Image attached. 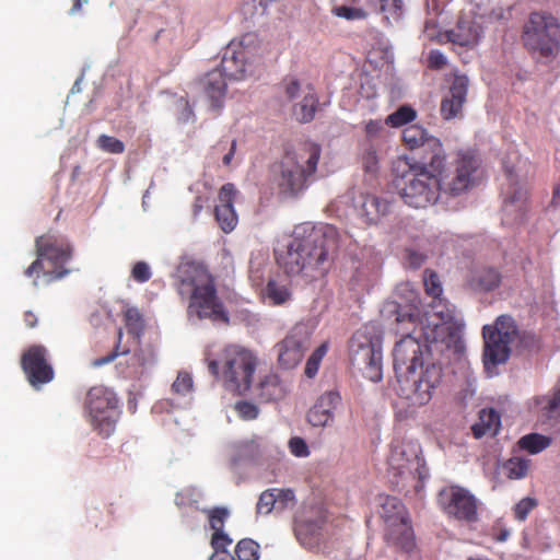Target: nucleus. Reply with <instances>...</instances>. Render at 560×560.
<instances>
[{"label":"nucleus","instance_id":"nucleus-12","mask_svg":"<svg viewBox=\"0 0 560 560\" xmlns=\"http://www.w3.org/2000/svg\"><path fill=\"white\" fill-rule=\"evenodd\" d=\"M506 183L502 186V222L508 225L520 223L528 210V190L518 175L517 164L503 162Z\"/></svg>","mask_w":560,"mask_h":560},{"label":"nucleus","instance_id":"nucleus-15","mask_svg":"<svg viewBox=\"0 0 560 560\" xmlns=\"http://www.w3.org/2000/svg\"><path fill=\"white\" fill-rule=\"evenodd\" d=\"M438 504L446 515L458 521L470 523L478 518L477 500L463 487L453 485L441 489Z\"/></svg>","mask_w":560,"mask_h":560},{"label":"nucleus","instance_id":"nucleus-9","mask_svg":"<svg viewBox=\"0 0 560 560\" xmlns=\"http://www.w3.org/2000/svg\"><path fill=\"white\" fill-rule=\"evenodd\" d=\"M525 45L542 57H555L560 50V23L548 12H533L524 26Z\"/></svg>","mask_w":560,"mask_h":560},{"label":"nucleus","instance_id":"nucleus-46","mask_svg":"<svg viewBox=\"0 0 560 560\" xmlns=\"http://www.w3.org/2000/svg\"><path fill=\"white\" fill-rule=\"evenodd\" d=\"M265 259L258 260L257 258H253L249 261V279L253 285H260L264 281V275L266 269Z\"/></svg>","mask_w":560,"mask_h":560},{"label":"nucleus","instance_id":"nucleus-28","mask_svg":"<svg viewBox=\"0 0 560 560\" xmlns=\"http://www.w3.org/2000/svg\"><path fill=\"white\" fill-rule=\"evenodd\" d=\"M261 296L269 305L279 306L289 302L292 293L285 282L269 279L266 287L261 290Z\"/></svg>","mask_w":560,"mask_h":560},{"label":"nucleus","instance_id":"nucleus-41","mask_svg":"<svg viewBox=\"0 0 560 560\" xmlns=\"http://www.w3.org/2000/svg\"><path fill=\"white\" fill-rule=\"evenodd\" d=\"M96 144L102 151L110 154H121L125 151L122 141L107 135H101L96 140Z\"/></svg>","mask_w":560,"mask_h":560},{"label":"nucleus","instance_id":"nucleus-11","mask_svg":"<svg viewBox=\"0 0 560 560\" xmlns=\"http://www.w3.org/2000/svg\"><path fill=\"white\" fill-rule=\"evenodd\" d=\"M482 336L485 365H498L510 358L511 345L517 339L518 329L512 316L501 315L493 325L483 326Z\"/></svg>","mask_w":560,"mask_h":560},{"label":"nucleus","instance_id":"nucleus-1","mask_svg":"<svg viewBox=\"0 0 560 560\" xmlns=\"http://www.w3.org/2000/svg\"><path fill=\"white\" fill-rule=\"evenodd\" d=\"M393 185L404 202L424 209L440 197L456 198L476 188L482 180L481 160L471 149L453 153L451 161H443L436 168L427 163L398 156L393 162Z\"/></svg>","mask_w":560,"mask_h":560},{"label":"nucleus","instance_id":"nucleus-10","mask_svg":"<svg viewBox=\"0 0 560 560\" xmlns=\"http://www.w3.org/2000/svg\"><path fill=\"white\" fill-rule=\"evenodd\" d=\"M382 518L386 542L404 552H411L416 548V537L402 502L396 497H386L382 504Z\"/></svg>","mask_w":560,"mask_h":560},{"label":"nucleus","instance_id":"nucleus-47","mask_svg":"<svg viewBox=\"0 0 560 560\" xmlns=\"http://www.w3.org/2000/svg\"><path fill=\"white\" fill-rule=\"evenodd\" d=\"M537 501L533 498H524L514 506V516L518 521H525L528 514L536 508Z\"/></svg>","mask_w":560,"mask_h":560},{"label":"nucleus","instance_id":"nucleus-24","mask_svg":"<svg viewBox=\"0 0 560 560\" xmlns=\"http://www.w3.org/2000/svg\"><path fill=\"white\" fill-rule=\"evenodd\" d=\"M325 523L326 516L320 509L316 510L315 518H300L295 524V535L301 545L307 549L317 548Z\"/></svg>","mask_w":560,"mask_h":560},{"label":"nucleus","instance_id":"nucleus-57","mask_svg":"<svg viewBox=\"0 0 560 560\" xmlns=\"http://www.w3.org/2000/svg\"><path fill=\"white\" fill-rule=\"evenodd\" d=\"M407 262L411 268H419L425 261L427 256L413 249L406 250Z\"/></svg>","mask_w":560,"mask_h":560},{"label":"nucleus","instance_id":"nucleus-61","mask_svg":"<svg viewBox=\"0 0 560 560\" xmlns=\"http://www.w3.org/2000/svg\"><path fill=\"white\" fill-rule=\"evenodd\" d=\"M24 323L26 327L34 328L37 325V316L32 311L24 313Z\"/></svg>","mask_w":560,"mask_h":560},{"label":"nucleus","instance_id":"nucleus-14","mask_svg":"<svg viewBox=\"0 0 560 560\" xmlns=\"http://www.w3.org/2000/svg\"><path fill=\"white\" fill-rule=\"evenodd\" d=\"M253 37L252 34H246L241 40H232L224 48L219 70L228 79L244 80L247 74L253 73L254 51L248 46Z\"/></svg>","mask_w":560,"mask_h":560},{"label":"nucleus","instance_id":"nucleus-26","mask_svg":"<svg viewBox=\"0 0 560 560\" xmlns=\"http://www.w3.org/2000/svg\"><path fill=\"white\" fill-rule=\"evenodd\" d=\"M319 105L318 96L312 84H306L302 100L293 106V115L299 122H311Z\"/></svg>","mask_w":560,"mask_h":560},{"label":"nucleus","instance_id":"nucleus-44","mask_svg":"<svg viewBox=\"0 0 560 560\" xmlns=\"http://www.w3.org/2000/svg\"><path fill=\"white\" fill-rule=\"evenodd\" d=\"M423 282L428 295L432 298H439L442 294V284L438 275L434 271L425 269Z\"/></svg>","mask_w":560,"mask_h":560},{"label":"nucleus","instance_id":"nucleus-40","mask_svg":"<svg viewBox=\"0 0 560 560\" xmlns=\"http://www.w3.org/2000/svg\"><path fill=\"white\" fill-rule=\"evenodd\" d=\"M328 347L326 343L316 348L306 361L304 373L307 377H314L319 369L323 358L326 355Z\"/></svg>","mask_w":560,"mask_h":560},{"label":"nucleus","instance_id":"nucleus-37","mask_svg":"<svg viewBox=\"0 0 560 560\" xmlns=\"http://www.w3.org/2000/svg\"><path fill=\"white\" fill-rule=\"evenodd\" d=\"M235 555L238 560H258L259 545L249 538L241 539L236 544Z\"/></svg>","mask_w":560,"mask_h":560},{"label":"nucleus","instance_id":"nucleus-48","mask_svg":"<svg viewBox=\"0 0 560 560\" xmlns=\"http://www.w3.org/2000/svg\"><path fill=\"white\" fill-rule=\"evenodd\" d=\"M283 89H284L285 96L290 101L295 100L302 93L304 94V90H305V88L304 89L302 88L301 82L296 78H293V77H289L283 80Z\"/></svg>","mask_w":560,"mask_h":560},{"label":"nucleus","instance_id":"nucleus-54","mask_svg":"<svg viewBox=\"0 0 560 560\" xmlns=\"http://www.w3.org/2000/svg\"><path fill=\"white\" fill-rule=\"evenodd\" d=\"M363 167L369 173L377 171L378 159L376 151L372 148L368 149L362 158Z\"/></svg>","mask_w":560,"mask_h":560},{"label":"nucleus","instance_id":"nucleus-35","mask_svg":"<svg viewBox=\"0 0 560 560\" xmlns=\"http://www.w3.org/2000/svg\"><path fill=\"white\" fill-rule=\"evenodd\" d=\"M536 405L547 418L560 416V387L555 390L552 396H540L536 398Z\"/></svg>","mask_w":560,"mask_h":560},{"label":"nucleus","instance_id":"nucleus-13","mask_svg":"<svg viewBox=\"0 0 560 560\" xmlns=\"http://www.w3.org/2000/svg\"><path fill=\"white\" fill-rule=\"evenodd\" d=\"M85 408L91 422L100 434L108 436L115 428L118 415V398L105 386H94L86 395Z\"/></svg>","mask_w":560,"mask_h":560},{"label":"nucleus","instance_id":"nucleus-63","mask_svg":"<svg viewBox=\"0 0 560 560\" xmlns=\"http://www.w3.org/2000/svg\"><path fill=\"white\" fill-rule=\"evenodd\" d=\"M235 148H236V141L233 140L232 143H231V149L230 151L223 156V164L224 165H230L233 156H234V153H235Z\"/></svg>","mask_w":560,"mask_h":560},{"label":"nucleus","instance_id":"nucleus-55","mask_svg":"<svg viewBox=\"0 0 560 560\" xmlns=\"http://www.w3.org/2000/svg\"><path fill=\"white\" fill-rule=\"evenodd\" d=\"M117 336H118V341H117L115 349L112 352H109L107 355L95 359L92 363L93 366L100 368L102 365L108 364V363L113 362L120 354L118 349H119V343H120V340L122 337L121 329L118 330Z\"/></svg>","mask_w":560,"mask_h":560},{"label":"nucleus","instance_id":"nucleus-58","mask_svg":"<svg viewBox=\"0 0 560 560\" xmlns=\"http://www.w3.org/2000/svg\"><path fill=\"white\" fill-rule=\"evenodd\" d=\"M126 325L129 328L138 329L142 326L141 315L137 310H128L125 313Z\"/></svg>","mask_w":560,"mask_h":560},{"label":"nucleus","instance_id":"nucleus-51","mask_svg":"<svg viewBox=\"0 0 560 560\" xmlns=\"http://www.w3.org/2000/svg\"><path fill=\"white\" fill-rule=\"evenodd\" d=\"M290 452L296 457H306L310 454L306 442L299 436H294L289 441Z\"/></svg>","mask_w":560,"mask_h":560},{"label":"nucleus","instance_id":"nucleus-52","mask_svg":"<svg viewBox=\"0 0 560 560\" xmlns=\"http://www.w3.org/2000/svg\"><path fill=\"white\" fill-rule=\"evenodd\" d=\"M428 67L432 70H441L446 66V58L442 51L434 49L428 55Z\"/></svg>","mask_w":560,"mask_h":560},{"label":"nucleus","instance_id":"nucleus-42","mask_svg":"<svg viewBox=\"0 0 560 560\" xmlns=\"http://www.w3.org/2000/svg\"><path fill=\"white\" fill-rule=\"evenodd\" d=\"M278 508L276 489H268L264 491L256 505L258 514H269L271 511Z\"/></svg>","mask_w":560,"mask_h":560},{"label":"nucleus","instance_id":"nucleus-60","mask_svg":"<svg viewBox=\"0 0 560 560\" xmlns=\"http://www.w3.org/2000/svg\"><path fill=\"white\" fill-rule=\"evenodd\" d=\"M207 202V198H203L202 196H197L195 198V201L192 203V214L195 218H197L202 209L205 208V205Z\"/></svg>","mask_w":560,"mask_h":560},{"label":"nucleus","instance_id":"nucleus-23","mask_svg":"<svg viewBox=\"0 0 560 560\" xmlns=\"http://www.w3.org/2000/svg\"><path fill=\"white\" fill-rule=\"evenodd\" d=\"M357 214L365 224H376L389 209V203L372 194H360L353 200Z\"/></svg>","mask_w":560,"mask_h":560},{"label":"nucleus","instance_id":"nucleus-30","mask_svg":"<svg viewBox=\"0 0 560 560\" xmlns=\"http://www.w3.org/2000/svg\"><path fill=\"white\" fill-rule=\"evenodd\" d=\"M501 425V418L499 412L494 409H482L479 412L478 421L472 424L471 431L475 438L480 439L483 435L491 433L497 434Z\"/></svg>","mask_w":560,"mask_h":560},{"label":"nucleus","instance_id":"nucleus-5","mask_svg":"<svg viewBox=\"0 0 560 560\" xmlns=\"http://www.w3.org/2000/svg\"><path fill=\"white\" fill-rule=\"evenodd\" d=\"M322 148L312 141H304L288 149L272 168V182L280 195L298 197L316 179Z\"/></svg>","mask_w":560,"mask_h":560},{"label":"nucleus","instance_id":"nucleus-19","mask_svg":"<svg viewBox=\"0 0 560 560\" xmlns=\"http://www.w3.org/2000/svg\"><path fill=\"white\" fill-rule=\"evenodd\" d=\"M469 80L465 74H455L448 92L443 96L440 113L444 120H451L462 115L467 100Z\"/></svg>","mask_w":560,"mask_h":560},{"label":"nucleus","instance_id":"nucleus-39","mask_svg":"<svg viewBox=\"0 0 560 560\" xmlns=\"http://www.w3.org/2000/svg\"><path fill=\"white\" fill-rule=\"evenodd\" d=\"M373 5H378L385 19L398 20L402 13V0H368Z\"/></svg>","mask_w":560,"mask_h":560},{"label":"nucleus","instance_id":"nucleus-29","mask_svg":"<svg viewBox=\"0 0 560 560\" xmlns=\"http://www.w3.org/2000/svg\"><path fill=\"white\" fill-rule=\"evenodd\" d=\"M501 283V275L494 268H481L472 275L469 285L475 291L490 292L495 290Z\"/></svg>","mask_w":560,"mask_h":560},{"label":"nucleus","instance_id":"nucleus-38","mask_svg":"<svg viewBox=\"0 0 560 560\" xmlns=\"http://www.w3.org/2000/svg\"><path fill=\"white\" fill-rule=\"evenodd\" d=\"M331 13L340 19L348 21L363 20L366 18V12L361 8H354L345 3L334 2Z\"/></svg>","mask_w":560,"mask_h":560},{"label":"nucleus","instance_id":"nucleus-32","mask_svg":"<svg viewBox=\"0 0 560 560\" xmlns=\"http://www.w3.org/2000/svg\"><path fill=\"white\" fill-rule=\"evenodd\" d=\"M262 455V447L256 440L242 442L237 445L234 462H257Z\"/></svg>","mask_w":560,"mask_h":560},{"label":"nucleus","instance_id":"nucleus-17","mask_svg":"<svg viewBox=\"0 0 560 560\" xmlns=\"http://www.w3.org/2000/svg\"><path fill=\"white\" fill-rule=\"evenodd\" d=\"M21 368L27 382L35 389L54 380L55 372L48 350L42 345L30 346L21 355Z\"/></svg>","mask_w":560,"mask_h":560},{"label":"nucleus","instance_id":"nucleus-4","mask_svg":"<svg viewBox=\"0 0 560 560\" xmlns=\"http://www.w3.org/2000/svg\"><path fill=\"white\" fill-rule=\"evenodd\" d=\"M176 290L182 298L189 300L188 316L213 322H229L224 303L218 294L215 280L201 262L186 261L178 266Z\"/></svg>","mask_w":560,"mask_h":560},{"label":"nucleus","instance_id":"nucleus-16","mask_svg":"<svg viewBox=\"0 0 560 560\" xmlns=\"http://www.w3.org/2000/svg\"><path fill=\"white\" fill-rule=\"evenodd\" d=\"M311 346V332L308 328L299 324L275 346L278 364L285 370L295 368L303 359Z\"/></svg>","mask_w":560,"mask_h":560},{"label":"nucleus","instance_id":"nucleus-22","mask_svg":"<svg viewBox=\"0 0 560 560\" xmlns=\"http://www.w3.org/2000/svg\"><path fill=\"white\" fill-rule=\"evenodd\" d=\"M338 392L329 390L318 397L310 408L306 419L313 427H326L334 419V410L340 404Z\"/></svg>","mask_w":560,"mask_h":560},{"label":"nucleus","instance_id":"nucleus-18","mask_svg":"<svg viewBox=\"0 0 560 560\" xmlns=\"http://www.w3.org/2000/svg\"><path fill=\"white\" fill-rule=\"evenodd\" d=\"M402 142L409 150H422L423 159L428 160L429 167H439L447 156L441 140L428 133L418 125H411L402 130Z\"/></svg>","mask_w":560,"mask_h":560},{"label":"nucleus","instance_id":"nucleus-21","mask_svg":"<svg viewBox=\"0 0 560 560\" xmlns=\"http://www.w3.org/2000/svg\"><path fill=\"white\" fill-rule=\"evenodd\" d=\"M226 77L219 69L206 73L197 82L198 89L209 101L213 110H219L223 106L226 95Z\"/></svg>","mask_w":560,"mask_h":560},{"label":"nucleus","instance_id":"nucleus-2","mask_svg":"<svg viewBox=\"0 0 560 560\" xmlns=\"http://www.w3.org/2000/svg\"><path fill=\"white\" fill-rule=\"evenodd\" d=\"M462 327L453 320H443L438 315L425 316L420 327L396 342L393 357L400 397L412 406L428 404L433 390L441 383L442 368L435 363L424 366L429 355V343H442L446 348H463Z\"/></svg>","mask_w":560,"mask_h":560},{"label":"nucleus","instance_id":"nucleus-27","mask_svg":"<svg viewBox=\"0 0 560 560\" xmlns=\"http://www.w3.org/2000/svg\"><path fill=\"white\" fill-rule=\"evenodd\" d=\"M404 455V452L398 453L397 451L393 452L388 464L390 469L394 471V475L396 477H399L402 481H406L408 479H413V470L419 472V476L421 477L420 469V459L417 455L412 459H406L404 460L401 457Z\"/></svg>","mask_w":560,"mask_h":560},{"label":"nucleus","instance_id":"nucleus-8","mask_svg":"<svg viewBox=\"0 0 560 560\" xmlns=\"http://www.w3.org/2000/svg\"><path fill=\"white\" fill-rule=\"evenodd\" d=\"M383 332L373 323L358 329L349 341V360L351 365L372 381L383 378Z\"/></svg>","mask_w":560,"mask_h":560},{"label":"nucleus","instance_id":"nucleus-50","mask_svg":"<svg viewBox=\"0 0 560 560\" xmlns=\"http://www.w3.org/2000/svg\"><path fill=\"white\" fill-rule=\"evenodd\" d=\"M152 276L149 265L144 261H138L133 265L131 277L139 283H144L150 280Z\"/></svg>","mask_w":560,"mask_h":560},{"label":"nucleus","instance_id":"nucleus-6","mask_svg":"<svg viewBox=\"0 0 560 560\" xmlns=\"http://www.w3.org/2000/svg\"><path fill=\"white\" fill-rule=\"evenodd\" d=\"M257 364L258 359L250 350L229 345L222 349L219 359L208 361V370L226 390L245 395L252 386Z\"/></svg>","mask_w":560,"mask_h":560},{"label":"nucleus","instance_id":"nucleus-49","mask_svg":"<svg viewBox=\"0 0 560 560\" xmlns=\"http://www.w3.org/2000/svg\"><path fill=\"white\" fill-rule=\"evenodd\" d=\"M175 393L186 395L192 388V378L187 372H179L175 382L172 385Z\"/></svg>","mask_w":560,"mask_h":560},{"label":"nucleus","instance_id":"nucleus-56","mask_svg":"<svg viewBox=\"0 0 560 560\" xmlns=\"http://www.w3.org/2000/svg\"><path fill=\"white\" fill-rule=\"evenodd\" d=\"M278 509L287 508L289 502L294 501V492L291 489H276Z\"/></svg>","mask_w":560,"mask_h":560},{"label":"nucleus","instance_id":"nucleus-43","mask_svg":"<svg viewBox=\"0 0 560 560\" xmlns=\"http://www.w3.org/2000/svg\"><path fill=\"white\" fill-rule=\"evenodd\" d=\"M206 512L213 533L223 530L225 521L229 517V511L225 508H213Z\"/></svg>","mask_w":560,"mask_h":560},{"label":"nucleus","instance_id":"nucleus-33","mask_svg":"<svg viewBox=\"0 0 560 560\" xmlns=\"http://www.w3.org/2000/svg\"><path fill=\"white\" fill-rule=\"evenodd\" d=\"M452 42L460 46H470L478 42V33L467 22H458L455 30L451 31Z\"/></svg>","mask_w":560,"mask_h":560},{"label":"nucleus","instance_id":"nucleus-25","mask_svg":"<svg viewBox=\"0 0 560 560\" xmlns=\"http://www.w3.org/2000/svg\"><path fill=\"white\" fill-rule=\"evenodd\" d=\"M257 390L258 398L266 402L280 400L287 394L285 385L279 375L272 372L260 378Z\"/></svg>","mask_w":560,"mask_h":560},{"label":"nucleus","instance_id":"nucleus-36","mask_svg":"<svg viewBox=\"0 0 560 560\" xmlns=\"http://www.w3.org/2000/svg\"><path fill=\"white\" fill-rule=\"evenodd\" d=\"M416 117L417 113L412 107L402 105L393 114L387 116L386 124L392 127H400L413 121Z\"/></svg>","mask_w":560,"mask_h":560},{"label":"nucleus","instance_id":"nucleus-7","mask_svg":"<svg viewBox=\"0 0 560 560\" xmlns=\"http://www.w3.org/2000/svg\"><path fill=\"white\" fill-rule=\"evenodd\" d=\"M36 259L25 269L24 275L28 278L35 277L33 284L39 285L40 275L46 283L63 278L69 270L65 265L72 257L70 244L55 235H42L35 240Z\"/></svg>","mask_w":560,"mask_h":560},{"label":"nucleus","instance_id":"nucleus-20","mask_svg":"<svg viewBox=\"0 0 560 560\" xmlns=\"http://www.w3.org/2000/svg\"><path fill=\"white\" fill-rule=\"evenodd\" d=\"M237 189L234 184H224L218 195V203L214 207V218L224 233L232 232L237 225L238 219L234 210V200Z\"/></svg>","mask_w":560,"mask_h":560},{"label":"nucleus","instance_id":"nucleus-3","mask_svg":"<svg viewBox=\"0 0 560 560\" xmlns=\"http://www.w3.org/2000/svg\"><path fill=\"white\" fill-rule=\"evenodd\" d=\"M338 246L334 225L303 223L295 226L285 249L276 252V259L287 275L313 280L327 272Z\"/></svg>","mask_w":560,"mask_h":560},{"label":"nucleus","instance_id":"nucleus-45","mask_svg":"<svg viewBox=\"0 0 560 560\" xmlns=\"http://www.w3.org/2000/svg\"><path fill=\"white\" fill-rule=\"evenodd\" d=\"M234 410L236 411L237 416L244 421L254 420L259 415V408L255 404L246 400L237 401L234 405Z\"/></svg>","mask_w":560,"mask_h":560},{"label":"nucleus","instance_id":"nucleus-53","mask_svg":"<svg viewBox=\"0 0 560 560\" xmlns=\"http://www.w3.org/2000/svg\"><path fill=\"white\" fill-rule=\"evenodd\" d=\"M231 544L232 539L224 533V530L212 534L211 545L214 551L225 550Z\"/></svg>","mask_w":560,"mask_h":560},{"label":"nucleus","instance_id":"nucleus-59","mask_svg":"<svg viewBox=\"0 0 560 560\" xmlns=\"http://www.w3.org/2000/svg\"><path fill=\"white\" fill-rule=\"evenodd\" d=\"M383 128L381 120H370L365 125V131L368 136H376Z\"/></svg>","mask_w":560,"mask_h":560},{"label":"nucleus","instance_id":"nucleus-64","mask_svg":"<svg viewBox=\"0 0 560 560\" xmlns=\"http://www.w3.org/2000/svg\"><path fill=\"white\" fill-rule=\"evenodd\" d=\"M552 201L555 203H560V178H559V182L557 183V185L553 188Z\"/></svg>","mask_w":560,"mask_h":560},{"label":"nucleus","instance_id":"nucleus-34","mask_svg":"<svg viewBox=\"0 0 560 560\" xmlns=\"http://www.w3.org/2000/svg\"><path fill=\"white\" fill-rule=\"evenodd\" d=\"M530 467V459L524 457L514 456L508 459L503 465V470L509 479H522L524 478Z\"/></svg>","mask_w":560,"mask_h":560},{"label":"nucleus","instance_id":"nucleus-62","mask_svg":"<svg viewBox=\"0 0 560 560\" xmlns=\"http://www.w3.org/2000/svg\"><path fill=\"white\" fill-rule=\"evenodd\" d=\"M210 560H235V558L226 550L214 551Z\"/></svg>","mask_w":560,"mask_h":560},{"label":"nucleus","instance_id":"nucleus-31","mask_svg":"<svg viewBox=\"0 0 560 560\" xmlns=\"http://www.w3.org/2000/svg\"><path fill=\"white\" fill-rule=\"evenodd\" d=\"M551 443L552 439L548 435L540 433H528L523 435L517 441V446L521 451L535 455L548 448Z\"/></svg>","mask_w":560,"mask_h":560}]
</instances>
